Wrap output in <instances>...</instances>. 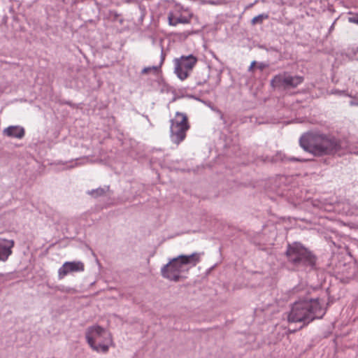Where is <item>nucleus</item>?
<instances>
[{"label":"nucleus","mask_w":358,"mask_h":358,"mask_svg":"<svg viewBox=\"0 0 358 358\" xmlns=\"http://www.w3.org/2000/svg\"><path fill=\"white\" fill-rule=\"evenodd\" d=\"M299 144L305 151L315 157L340 155L343 150L341 139L320 131H309L303 134Z\"/></svg>","instance_id":"1"},{"label":"nucleus","mask_w":358,"mask_h":358,"mask_svg":"<svg viewBox=\"0 0 358 358\" xmlns=\"http://www.w3.org/2000/svg\"><path fill=\"white\" fill-rule=\"evenodd\" d=\"M325 313L326 309H322L319 298L300 300L292 304L287 320L307 325L315 319H322Z\"/></svg>","instance_id":"2"},{"label":"nucleus","mask_w":358,"mask_h":358,"mask_svg":"<svg viewBox=\"0 0 358 358\" xmlns=\"http://www.w3.org/2000/svg\"><path fill=\"white\" fill-rule=\"evenodd\" d=\"M285 254L293 271L310 272L317 269L316 255L300 243H289Z\"/></svg>","instance_id":"3"},{"label":"nucleus","mask_w":358,"mask_h":358,"mask_svg":"<svg viewBox=\"0 0 358 358\" xmlns=\"http://www.w3.org/2000/svg\"><path fill=\"white\" fill-rule=\"evenodd\" d=\"M200 260L201 253L199 252L178 255L161 268V275L170 281L178 282L185 278L182 274L187 273Z\"/></svg>","instance_id":"4"},{"label":"nucleus","mask_w":358,"mask_h":358,"mask_svg":"<svg viewBox=\"0 0 358 358\" xmlns=\"http://www.w3.org/2000/svg\"><path fill=\"white\" fill-rule=\"evenodd\" d=\"M85 338L90 348L96 352L107 353L113 344L110 333L99 325L87 327Z\"/></svg>","instance_id":"5"},{"label":"nucleus","mask_w":358,"mask_h":358,"mask_svg":"<svg viewBox=\"0 0 358 358\" xmlns=\"http://www.w3.org/2000/svg\"><path fill=\"white\" fill-rule=\"evenodd\" d=\"M170 122L171 140L173 143L179 145L185 139L187 131L190 128L187 116L185 113L176 112L174 118L171 119Z\"/></svg>","instance_id":"6"},{"label":"nucleus","mask_w":358,"mask_h":358,"mask_svg":"<svg viewBox=\"0 0 358 358\" xmlns=\"http://www.w3.org/2000/svg\"><path fill=\"white\" fill-rule=\"evenodd\" d=\"M197 61L196 57L192 54L182 55L179 58H176L173 61L175 66L174 73L180 80H185L189 77Z\"/></svg>","instance_id":"7"},{"label":"nucleus","mask_w":358,"mask_h":358,"mask_svg":"<svg viewBox=\"0 0 358 358\" xmlns=\"http://www.w3.org/2000/svg\"><path fill=\"white\" fill-rule=\"evenodd\" d=\"M84 271V264L81 262H66L58 270L59 279L64 278L70 273Z\"/></svg>","instance_id":"8"},{"label":"nucleus","mask_w":358,"mask_h":358,"mask_svg":"<svg viewBox=\"0 0 358 358\" xmlns=\"http://www.w3.org/2000/svg\"><path fill=\"white\" fill-rule=\"evenodd\" d=\"M15 243L13 240H0V261L6 262L12 255Z\"/></svg>","instance_id":"9"},{"label":"nucleus","mask_w":358,"mask_h":358,"mask_svg":"<svg viewBox=\"0 0 358 358\" xmlns=\"http://www.w3.org/2000/svg\"><path fill=\"white\" fill-rule=\"evenodd\" d=\"M192 15H178L173 13H169L168 15L169 23L171 26H176L178 24H189Z\"/></svg>","instance_id":"10"},{"label":"nucleus","mask_w":358,"mask_h":358,"mask_svg":"<svg viewBox=\"0 0 358 358\" xmlns=\"http://www.w3.org/2000/svg\"><path fill=\"white\" fill-rule=\"evenodd\" d=\"M3 134L8 137L21 139L24 137L25 131L22 127L9 126L3 129Z\"/></svg>","instance_id":"11"},{"label":"nucleus","mask_w":358,"mask_h":358,"mask_svg":"<svg viewBox=\"0 0 358 358\" xmlns=\"http://www.w3.org/2000/svg\"><path fill=\"white\" fill-rule=\"evenodd\" d=\"M287 82V72L279 73L273 77L271 80V85L273 88H283L286 89Z\"/></svg>","instance_id":"12"},{"label":"nucleus","mask_w":358,"mask_h":358,"mask_svg":"<svg viewBox=\"0 0 358 358\" xmlns=\"http://www.w3.org/2000/svg\"><path fill=\"white\" fill-rule=\"evenodd\" d=\"M304 80V78L301 76H292L287 72V82L286 89L296 88Z\"/></svg>","instance_id":"13"},{"label":"nucleus","mask_w":358,"mask_h":358,"mask_svg":"<svg viewBox=\"0 0 358 358\" xmlns=\"http://www.w3.org/2000/svg\"><path fill=\"white\" fill-rule=\"evenodd\" d=\"M109 190V186H105L104 187H99L95 189H92L87 192V194L91 195L94 198H98L105 195V194Z\"/></svg>","instance_id":"14"},{"label":"nucleus","mask_w":358,"mask_h":358,"mask_svg":"<svg viewBox=\"0 0 358 358\" xmlns=\"http://www.w3.org/2000/svg\"><path fill=\"white\" fill-rule=\"evenodd\" d=\"M268 18V15L266 13H262L258 15L257 16H255L252 20V24H261L264 20H266Z\"/></svg>","instance_id":"15"},{"label":"nucleus","mask_w":358,"mask_h":358,"mask_svg":"<svg viewBox=\"0 0 358 358\" xmlns=\"http://www.w3.org/2000/svg\"><path fill=\"white\" fill-rule=\"evenodd\" d=\"M329 94H335V95H337V96H349V97H352V95L348 94L347 91H345V90H338V89L331 90V92H329Z\"/></svg>","instance_id":"16"},{"label":"nucleus","mask_w":358,"mask_h":358,"mask_svg":"<svg viewBox=\"0 0 358 358\" xmlns=\"http://www.w3.org/2000/svg\"><path fill=\"white\" fill-rule=\"evenodd\" d=\"M350 15L348 17V22L358 25V13H350Z\"/></svg>","instance_id":"17"},{"label":"nucleus","mask_w":358,"mask_h":358,"mask_svg":"<svg viewBox=\"0 0 358 358\" xmlns=\"http://www.w3.org/2000/svg\"><path fill=\"white\" fill-rule=\"evenodd\" d=\"M352 100L350 101L349 105L350 106H358V96H352Z\"/></svg>","instance_id":"18"},{"label":"nucleus","mask_w":358,"mask_h":358,"mask_svg":"<svg viewBox=\"0 0 358 358\" xmlns=\"http://www.w3.org/2000/svg\"><path fill=\"white\" fill-rule=\"evenodd\" d=\"M288 160L290 162H306V159L298 158V157H289Z\"/></svg>","instance_id":"19"},{"label":"nucleus","mask_w":358,"mask_h":358,"mask_svg":"<svg viewBox=\"0 0 358 358\" xmlns=\"http://www.w3.org/2000/svg\"><path fill=\"white\" fill-rule=\"evenodd\" d=\"M257 62L255 61L252 62L250 66L248 68V71H252L256 65Z\"/></svg>","instance_id":"20"},{"label":"nucleus","mask_w":358,"mask_h":358,"mask_svg":"<svg viewBox=\"0 0 358 358\" xmlns=\"http://www.w3.org/2000/svg\"><path fill=\"white\" fill-rule=\"evenodd\" d=\"M257 67L260 70H263L266 67V65L264 63H259V64H258Z\"/></svg>","instance_id":"21"},{"label":"nucleus","mask_w":358,"mask_h":358,"mask_svg":"<svg viewBox=\"0 0 358 358\" xmlns=\"http://www.w3.org/2000/svg\"><path fill=\"white\" fill-rule=\"evenodd\" d=\"M151 71V67H145L142 70V73H147Z\"/></svg>","instance_id":"22"},{"label":"nucleus","mask_w":358,"mask_h":358,"mask_svg":"<svg viewBox=\"0 0 358 358\" xmlns=\"http://www.w3.org/2000/svg\"><path fill=\"white\" fill-rule=\"evenodd\" d=\"M164 58H165L164 55V53H163V51H162V54H161V61H160V63H159V64H160V66H162V64H163V62H164Z\"/></svg>","instance_id":"23"},{"label":"nucleus","mask_w":358,"mask_h":358,"mask_svg":"<svg viewBox=\"0 0 358 358\" xmlns=\"http://www.w3.org/2000/svg\"><path fill=\"white\" fill-rule=\"evenodd\" d=\"M161 66H160V64H159V66H152L150 67H151V70L158 71L161 68Z\"/></svg>","instance_id":"24"},{"label":"nucleus","mask_w":358,"mask_h":358,"mask_svg":"<svg viewBox=\"0 0 358 358\" xmlns=\"http://www.w3.org/2000/svg\"><path fill=\"white\" fill-rule=\"evenodd\" d=\"M335 23V21L332 23L331 26L329 28V31H331L334 29Z\"/></svg>","instance_id":"25"},{"label":"nucleus","mask_w":358,"mask_h":358,"mask_svg":"<svg viewBox=\"0 0 358 358\" xmlns=\"http://www.w3.org/2000/svg\"><path fill=\"white\" fill-rule=\"evenodd\" d=\"M209 2H210V3H215V1H213V0H210V1H209Z\"/></svg>","instance_id":"26"},{"label":"nucleus","mask_w":358,"mask_h":358,"mask_svg":"<svg viewBox=\"0 0 358 358\" xmlns=\"http://www.w3.org/2000/svg\"><path fill=\"white\" fill-rule=\"evenodd\" d=\"M3 276H4V274L0 273V277H3Z\"/></svg>","instance_id":"27"},{"label":"nucleus","mask_w":358,"mask_h":358,"mask_svg":"<svg viewBox=\"0 0 358 358\" xmlns=\"http://www.w3.org/2000/svg\"><path fill=\"white\" fill-rule=\"evenodd\" d=\"M357 154H358V152H357Z\"/></svg>","instance_id":"28"}]
</instances>
